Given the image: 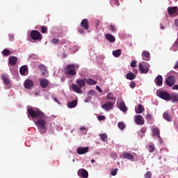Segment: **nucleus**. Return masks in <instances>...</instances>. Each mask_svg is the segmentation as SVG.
I'll return each instance as SVG.
<instances>
[{
	"label": "nucleus",
	"instance_id": "6",
	"mask_svg": "<svg viewBox=\"0 0 178 178\" xmlns=\"http://www.w3.org/2000/svg\"><path fill=\"white\" fill-rule=\"evenodd\" d=\"M148 70H149V68L145 63L143 62L139 64V72H140L142 74H147Z\"/></svg>",
	"mask_w": 178,
	"mask_h": 178
},
{
	"label": "nucleus",
	"instance_id": "8",
	"mask_svg": "<svg viewBox=\"0 0 178 178\" xmlns=\"http://www.w3.org/2000/svg\"><path fill=\"white\" fill-rule=\"evenodd\" d=\"M168 12L170 16H177L178 8L177 7H171L168 8Z\"/></svg>",
	"mask_w": 178,
	"mask_h": 178
},
{
	"label": "nucleus",
	"instance_id": "23",
	"mask_svg": "<svg viewBox=\"0 0 178 178\" xmlns=\"http://www.w3.org/2000/svg\"><path fill=\"white\" fill-rule=\"evenodd\" d=\"M27 70H29V68L26 65H23L19 69V72L22 76H26V73H27Z\"/></svg>",
	"mask_w": 178,
	"mask_h": 178
},
{
	"label": "nucleus",
	"instance_id": "28",
	"mask_svg": "<svg viewBox=\"0 0 178 178\" xmlns=\"http://www.w3.org/2000/svg\"><path fill=\"white\" fill-rule=\"evenodd\" d=\"M120 109L122 111V112H127V106H126L124 102L120 103Z\"/></svg>",
	"mask_w": 178,
	"mask_h": 178
},
{
	"label": "nucleus",
	"instance_id": "34",
	"mask_svg": "<svg viewBox=\"0 0 178 178\" xmlns=\"http://www.w3.org/2000/svg\"><path fill=\"white\" fill-rule=\"evenodd\" d=\"M106 98L107 99H113L114 101V104L116 102V98L113 96V94L111 92L108 93Z\"/></svg>",
	"mask_w": 178,
	"mask_h": 178
},
{
	"label": "nucleus",
	"instance_id": "39",
	"mask_svg": "<svg viewBox=\"0 0 178 178\" xmlns=\"http://www.w3.org/2000/svg\"><path fill=\"white\" fill-rule=\"evenodd\" d=\"M145 178H151L152 177V173H151V172L147 171L145 174Z\"/></svg>",
	"mask_w": 178,
	"mask_h": 178
},
{
	"label": "nucleus",
	"instance_id": "60",
	"mask_svg": "<svg viewBox=\"0 0 178 178\" xmlns=\"http://www.w3.org/2000/svg\"><path fill=\"white\" fill-rule=\"evenodd\" d=\"M161 30H165V26H163L161 25Z\"/></svg>",
	"mask_w": 178,
	"mask_h": 178
},
{
	"label": "nucleus",
	"instance_id": "15",
	"mask_svg": "<svg viewBox=\"0 0 178 178\" xmlns=\"http://www.w3.org/2000/svg\"><path fill=\"white\" fill-rule=\"evenodd\" d=\"M144 118H143V115H136L135 122L136 124H144Z\"/></svg>",
	"mask_w": 178,
	"mask_h": 178
},
{
	"label": "nucleus",
	"instance_id": "17",
	"mask_svg": "<svg viewBox=\"0 0 178 178\" xmlns=\"http://www.w3.org/2000/svg\"><path fill=\"white\" fill-rule=\"evenodd\" d=\"M154 82L156 84V86H159V87H161V86H162L163 83V78H162V76L159 75L154 79Z\"/></svg>",
	"mask_w": 178,
	"mask_h": 178
},
{
	"label": "nucleus",
	"instance_id": "54",
	"mask_svg": "<svg viewBox=\"0 0 178 178\" xmlns=\"http://www.w3.org/2000/svg\"><path fill=\"white\" fill-rule=\"evenodd\" d=\"M96 24V29H98V26H99V20H97L95 22Z\"/></svg>",
	"mask_w": 178,
	"mask_h": 178
},
{
	"label": "nucleus",
	"instance_id": "51",
	"mask_svg": "<svg viewBox=\"0 0 178 178\" xmlns=\"http://www.w3.org/2000/svg\"><path fill=\"white\" fill-rule=\"evenodd\" d=\"M140 131L143 134H145V132L147 131V129L145 127H143L141 129H140Z\"/></svg>",
	"mask_w": 178,
	"mask_h": 178
},
{
	"label": "nucleus",
	"instance_id": "57",
	"mask_svg": "<svg viewBox=\"0 0 178 178\" xmlns=\"http://www.w3.org/2000/svg\"><path fill=\"white\" fill-rule=\"evenodd\" d=\"M172 90H178V85H175L172 87Z\"/></svg>",
	"mask_w": 178,
	"mask_h": 178
},
{
	"label": "nucleus",
	"instance_id": "49",
	"mask_svg": "<svg viewBox=\"0 0 178 178\" xmlns=\"http://www.w3.org/2000/svg\"><path fill=\"white\" fill-rule=\"evenodd\" d=\"M154 137H157L159 139L160 144H162V143H163V140H162V138H161V136L159 134H155Z\"/></svg>",
	"mask_w": 178,
	"mask_h": 178
},
{
	"label": "nucleus",
	"instance_id": "61",
	"mask_svg": "<svg viewBox=\"0 0 178 178\" xmlns=\"http://www.w3.org/2000/svg\"><path fill=\"white\" fill-rule=\"evenodd\" d=\"M92 163H95V160H94L93 159L91 160Z\"/></svg>",
	"mask_w": 178,
	"mask_h": 178
},
{
	"label": "nucleus",
	"instance_id": "32",
	"mask_svg": "<svg viewBox=\"0 0 178 178\" xmlns=\"http://www.w3.org/2000/svg\"><path fill=\"white\" fill-rule=\"evenodd\" d=\"M170 99L172 101L173 104H175V102H178V95L177 94L172 95L170 96Z\"/></svg>",
	"mask_w": 178,
	"mask_h": 178
},
{
	"label": "nucleus",
	"instance_id": "31",
	"mask_svg": "<svg viewBox=\"0 0 178 178\" xmlns=\"http://www.w3.org/2000/svg\"><path fill=\"white\" fill-rule=\"evenodd\" d=\"M76 106H77V101L76 100H74V101L70 102L67 104L68 108H74Z\"/></svg>",
	"mask_w": 178,
	"mask_h": 178
},
{
	"label": "nucleus",
	"instance_id": "12",
	"mask_svg": "<svg viewBox=\"0 0 178 178\" xmlns=\"http://www.w3.org/2000/svg\"><path fill=\"white\" fill-rule=\"evenodd\" d=\"M113 105H115V103L110 102H107L103 105H102V108L104 109V111H111L113 108Z\"/></svg>",
	"mask_w": 178,
	"mask_h": 178
},
{
	"label": "nucleus",
	"instance_id": "56",
	"mask_svg": "<svg viewBox=\"0 0 178 178\" xmlns=\"http://www.w3.org/2000/svg\"><path fill=\"white\" fill-rule=\"evenodd\" d=\"M97 90L99 91V92H102V89L99 86H97Z\"/></svg>",
	"mask_w": 178,
	"mask_h": 178
},
{
	"label": "nucleus",
	"instance_id": "52",
	"mask_svg": "<svg viewBox=\"0 0 178 178\" xmlns=\"http://www.w3.org/2000/svg\"><path fill=\"white\" fill-rule=\"evenodd\" d=\"M60 43L61 44V45L66 44V40L63 39L62 40H60Z\"/></svg>",
	"mask_w": 178,
	"mask_h": 178
},
{
	"label": "nucleus",
	"instance_id": "47",
	"mask_svg": "<svg viewBox=\"0 0 178 178\" xmlns=\"http://www.w3.org/2000/svg\"><path fill=\"white\" fill-rule=\"evenodd\" d=\"M52 44H58L59 42V39L58 38H53L51 40Z\"/></svg>",
	"mask_w": 178,
	"mask_h": 178
},
{
	"label": "nucleus",
	"instance_id": "63",
	"mask_svg": "<svg viewBox=\"0 0 178 178\" xmlns=\"http://www.w3.org/2000/svg\"><path fill=\"white\" fill-rule=\"evenodd\" d=\"M73 162H74V159L73 160Z\"/></svg>",
	"mask_w": 178,
	"mask_h": 178
},
{
	"label": "nucleus",
	"instance_id": "7",
	"mask_svg": "<svg viewBox=\"0 0 178 178\" xmlns=\"http://www.w3.org/2000/svg\"><path fill=\"white\" fill-rule=\"evenodd\" d=\"M77 175L79 177L88 178V171L84 168H81L78 170Z\"/></svg>",
	"mask_w": 178,
	"mask_h": 178
},
{
	"label": "nucleus",
	"instance_id": "58",
	"mask_svg": "<svg viewBox=\"0 0 178 178\" xmlns=\"http://www.w3.org/2000/svg\"><path fill=\"white\" fill-rule=\"evenodd\" d=\"M174 69H178V60H177L176 65H175Z\"/></svg>",
	"mask_w": 178,
	"mask_h": 178
},
{
	"label": "nucleus",
	"instance_id": "26",
	"mask_svg": "<svg viewBox=\"0 0 178 178\" xmlns=\"http://www.w3.org/2000/svg\"><path fill=\"white\" fill-rule=\"evenodd\" d=\"M86 83L88 86H95V84H97V81H95L92 79H86Z\"/></svg>",
	"mask_w": 178,
	"mask_h": 178
},
{
	"label": "nucleus",
	"instance_id": "46",
	"mask_svg": "<svg viewBox=\"0 0 178 178\" xmlns=\"http://www.w3.org/2000/svg\"><path fill=\"white\" fill-rule=\"evenodd\" d=\"M136 82H134V81H131L129 84V87L131 88H136Z\"/></svg>",
	"mask_w": 178,
	"mask_h": 178
},
{
	"label": "nucleus",
	"instance_id": "19",
	"mask_svg": "<svg viewBox=\"0 0 178 178\" xmlns=\"http://www.w3.org/2000/svg\"><path fill=\"white\" fill-rule=\"evenodd\" d=\"M49 85V81L48 79H42L40 80V87L42 88H47Z\"/></svg>",
	"mask_w": 178,
	"mask_h": 178
},
{
	"label": "nucleus",
	"instance_id": "14",
	"mask_svg": "<svg viewBox=\"0 0 178 178\" xmlns=\"http://www.w3.org/2000/svg\"><path fill=\"white\" fill-rule=\"evenodd\" d=\"M122 158L128 161H132V159H134V155L131 153L124 152H122Z\"/></svg>",
	"mask_w": 178,
	"mask_h": 178
},
{
	"label": "nucleus",
	"instance_id": "20",
	"mask_svg": "<svg viewBox=\"0 0 178 178\" xmlns=\"http://www.w3.org/2000/svg\"><path fill=\"white\" fill-rule=\"evenodd\" d=\"M39 69L42 72V74L45 77L46 76H48V71L47 70V66L44 65H39Z\"/></svg>",
	"mask_w": 178,
	"mask_h": 178
},
{
	"label": "nucleus",
	"instance_id": "10",
	"mask_svg": "<svg viewBox=\"0 0 178 178\" xmlns=\"http://www.w3.org/2000/svg\"><path fill=\"white\" fill-rule=\"evenodd\" d=\"M167 86H168L169 87H172V86H173L175 84V83H176V78L175 77V76H169L165 81Z\"/></svg>",
	"mask_w": 178,
	"mask_h": 178
},
{
	"label": "nucleus",
	"instance_id": "3",
	"mask_svg": "<svg viewBox=\"0 0 178 178\" xmlns=\"http://www.w3.org/2000/svg\"><path fill=\"white\" fill-rule=\"evenodd\" d=\"M31 38L33 40V41H41L42 38V35L41 33L37 30H33L31 31Z\"/></svg>",
	"mask_w": 178,
	"mask_h": 178
},
{
	"label": "nucleus",
	"instance_id": "13",
	"mask_svg": "<svg viewBox=\"0 0 178 178\" xmlns=\"http://www.w3.org/2000/svg\"><path fill=\"white\" fill-rule=\"evenodd\" d=\"M24 86L26 90H31L34 86V82L30 79H27L24 81Z\"/></svg>",
	"mask_w": 178,
	"mask_h": 178
},
{
	"label": "nucleus",
	"instance_id": "4",
	"mask_svg": "<svg viewBox=\"0 0 178 178\" xmlns=\"http://www.w3.org/2000/svg\"><path fill=\"white\" fill-rule=\"evenodd\" d=\"M67 67V74H68L70 76H76V65L74 64H69L66 66Z\"/></svg>",
	"mask_w": 178,
	"mask_h": 178
},
{
	"label": "nucleus",
	"instance_id": "40",
	"mask_svg": "<svg viewBox=\"0 0 178 178\" xmlns=\"http://www.w3.org/2000/svg\"><path fill=\"white\" fill-rule=\"evenodd\" d=\"M108 29L113 31V33H116V28H115V26H113V25H110L108 26Z\"/></svg>",
	"mask_w": 178,
	"mask_h": 178
},
{
	"label": "nucleus",
	"instance_id": "9",
	"mask_svg": "<svg viewBox=\"0 0 178 178\" xmlns=\"http://www.w3.org/2000/svg\"><path fill=\"white\" fill-rule=\"evenodd\" d=\"M1 79L3 81L5 86L10 88V79H9V75L5 74L1 75Z\"/></svg>",
	"mask_w": 178,
	"mask_h": 178
},
{
	"label": "nucleus",
	"instance_id": "16",
	"mask_svg": "<svg viewBox=\"0 0 178 178\" xmlns=\"http://www.w3.org/2000/svg\"><path fill=\"white\" fill-rule=\"evenodd\" d=\"M81 27L84 29V30H88V29H90V26H88V19H83L81 21Z\"/></svg>",
	"mask_w": 178,
	"mask_h": 178
},
{
	"label": "nucleus",
	"instance_id": "38",
	"mask_svg": "<svg viewBox=\"0 0 178 178\" xmlns=\"http://www.w3.org/2000/svg\"><path fill=\"white\" fill-rule=\"evenodd\" d=\"M110 3L111 5H113L114 3V5H116L117 6H119V5L120 4L119 3V0H111Z\"/></svg>",
	"mask_w": 178,
	"mask_h": 178
},
{
	"label": "nucleus",
	"instance_id": "44",
	"mask_svg": "<svg viewBox=\"0 0 178 178\" xmlns=\"http://www.w3.org/2000/svg\"><path fill=\"white\" fill-rule=\"evenodd\" d=\"M146 120L151 122V120H152V115H151V114H147Z\"/></svg>",
	"mask_w": 178,
	"mask_h": 178
},
{
	"label": "nucleus",
	"instance_id": "30",
	"mask_svg": "<svg viewBox=\"0 0 178 178\" xmlns=\"http://www.w3.org/2000/svg\"><path fill=\"white\" fill-rule=\"evenodd\" d=\"M136 113H143L144 112V106L142 104L138 105V108L136 110Z\"/></svg>",
	"mask_w": 178,
	"mask_h": 178
},
{
	"label": "nucleus",
	"instance_id": "18",
	"mask_svg": "<svg viewBox=\"0 0 178 178\" xmlns=\"http://www.w3.org/2000/svg\"><path fill=\"white\" fill-rule=\"evenodd\" d=\"M151 54L148 51H143L142 53V58L143 60H149L151 59Z\"/></svg>",
	"mask_w": 178,
	"mask_h": 178
},
{
	"label": "nucleus",
	"instance_id": "62",
	"mask_svg": "<svg viewBox=\"0 0 178 178\" xmlns=\"http://www.w3.org/2000/svg\"><path fill=\"white\" fill-rule=\"evenodd\" d=\"M85 102H88V100H86Z\"/></svg>",
	"mask_w": 178,
	"mask_h": 178
},
{
	"label": "nucleus",
	"instance_id": "41",
	"mask_svg": "<svg viewBox=\"0 0 178 178\" xmlns=\"http://www.w3.org/2000/svg\"><path fill=\"white\" fill-rule=\"evenodd\" d=\"M111 176H116L118 175V168L113 170L111 172Z\"/></svg>",
	"mask_w": 178,
	"mask_h": 178
},
{
	"label": "nucleus",
	"instance_id": "36",
	"mask_svg": "<svg viewBox=\"0 0 178 178\" xmlns=\"http://www.w3.org/2000/svg\"><path fill=\"white\" fill-rule=\"evenodd\" d=\"M89 97H97V91L91 90L88 92Z\"/></svg>",
	"mask_w": 178,
	"mask_h": 178
},
{
	"label": "nucleus",
	"instance_id": "27",
	"mask_svg": "<svg viewBox=\"0 0 178 178\" xmlns=\"http://www.w3.org/2000/svg\"><path fill=\"white\" fill-rule=\"evenodd\" d=\"M113 55L115 58H119V56H120V55H122V50L117 49V50L113 51Z\"/></svg>",
	"mask_w": 178,
	"mask_h": 178
},
{
	"label": "nucleus",
	"instance_id": "29",
	"mask_svg": "<svg viewBox=\"0 0 178 178\" xmlns=\"http://www.w3.org/2000/svg\"><path fill=\"white\" fill-rule=\"evenodd\" d=\"M147 149L149 152H154V151H155V145H154V143H149L147 145Z\"/></svg>",
	"mask_w": 178,
	"mask_h": 178
},
{
	"label": "nucleus",
	"instance_id": "50",
	"mask_svg": "<svg viewBox=\"0 0 178 178\" xmlns=\"http://www.w3.org/2000/svg\"><path fill=\"white\" fill-rule=\"evenodd\" d=\"M98 120H105V116H104V115H99L98 116Z\"/></svg>",
	"mask_w": 178,
	"mask_h": 178
},
{
	"label": "nucleus",
	"instance_id": "55",
	"mask_svg": "<svg viewBox=\"0 0 178 178\" xmlns=\"http://www.w3.org/2000/svg\"><path fill=\"white\" fill-rule=\"evenodd\" d=\"M174 23H175V25L176 26V27L178 28V19H175V20L174 21Z\"/></svg>",
	"mask_w": 178,
	"mask_h": 178
},
{
	"label": "nucleus",
	"instance_id": "22",
	"mask_svg": "<svg viewBox=\"0 0 178 178\" xmlns=\"http://www.w3.org/2000/svg\"><path fill=\"white\" fill-rule=\"evenodd\" d=\"M9 63L11 66H15L17 63V58L15 56L9 57Z\"/></svg>",
	"mask_w": 178,
	"mask_h": 178
},
{
	"label": "nucleus",
	"instance_id": "25",
	"mask_svg": "<svg viewBox=\"0 0 178 178\" xmlns=\"http://www.w3.org/2000/svg\"><path fill=\"white\" fill-rule=\"evenodd\" d=\"M126 79L127 80H134V79H136V74H134L133 72H129L126 75Z\"/></svg>",
	"mask_w": 178,
	"mask_h": 178
},
{
	"label": "nucleus",
	"instance_id": "59",
	"mask_svg": "<svg viewBox=\"0 0 178 178\" xmlns=\"http://www.w3.org/2000/svg\"><path fill=\"white\" fill-rule=\"evenodd\" d=\"M54 102H56L57 104H59V100L56 98H54Z\"/></svg>",
	"mask_w": 178,
	"mask_h": 178
},
{
	"label": "nucleus",
	"instance_id": "48",
	"mask_svg": "<svg viewBox=\"0 0 178 178\" xmlns=\"http://www.w3.org/2000/svg\"><path fill=\"white\" fill-rule=\"evenodd\" d=\"M79 129L81 130V131H82L83 133H87V128L84 127H81L79 128Z\"/></svg>",
	"mask_w": 178,
	"mask_h": 178
},
{
	"label": "nucleus",
	"instance_id": "33",
	"mask_svg": "<svg viewBox=\"0 0 178 178\" xmlns=\"http://www.w3.org/2000/svg\"><path fill=\"white\" fill-rule=\"evenodd\" d=\"M1 54H2L3 56H9V55H10V54H12V53H10V51H9V49H4L3 50V51L1 52Z\"/></svg>",
	"mask_w": 178,
	"mask_h": 178
},
{
	"label": "nucleus",
	"instance_id": "11",
	"mask_svg": "<svg viewBox=\"0 0 178 178\" xmlns=\"http://www.w3.org/2000/svg\"><path fill=\"white\" fill-rule=\"evenodd\" d=\"M89 149L90 148L88 147H79L76 149V152L77 154H79V155H83L84 154H87Z\"/></svg>",
	"mask_w": 178,
	"mask_h": 178
},
{
	"label": "nucleus",
	"instance_id": "1",
	"mask_svg": "<svg viewBox=\"0 0 178 178\" xmlns=\"http://www.w3.org/2000/svg\"><path fill=\"white\" fill-rule=\"evenodd\" d=\"M27 112L32 119H37V122L35 124L37 125L38 129H45V124H47V117L45 114L42 113L40 109L33 108L32 107L28 108Z\"/></svg>",
	"mask_w": 178,
	"mask_h": 178
},
{
	"label": "nucleus",
	"instance_id": "5",
	"mask_svg": "<svg viewBox=\"0 0 178 178\" xmlns=\"http://www.w3.org/2000/svg\"><path fill=\"white\" fill-rule=\"evenodd\" d=\"M156 95L165 101H170V95L166 91H160L156 92Z\"/></svg>",
	"mask_w": 178,
	"mask_h": 178
},
{
	"label": "nucleus",
	"instance_id": "35",
	"mask_svg": "<svg viewBox=\"0 0 178 178\" xmlns=\"http://www.w3.org/2000/svg\"><path fill=\"white\" fill-rule=\"evenodd\" d=\"M152 133L153 134H160L161 131L159 128L155 127H152Z\"/></svg>",
	"mask_w": 178,
	"mask_h": 178
},
{
	"label": "nucleus",
	"instance_id": "42",
	"mask_svg": "<svg viewBox=\"0 0 178 178\" xmlns=\"http://www.w3.org/2000/svg\"><path fill=\"white\" fill-rule=\"evenodd\" d=\"M48 31V29H47V27L45 26H42L41 27V33H42L43 34H45V33H47V31Z\"/></svg>",
	"mask_w": 178,
	"mask_h": 178
},
{
	"label": "nucleus",
	"instance_id": "45",
	"mask_svg": "<svg viewBox=\"0 0 178 178\" xmlns=\"http://www.w3.org/2000/svg\"><path fill=\"white\" fill-rule=\"evenodd\" d=\"M137 66V61L132 60L131 63V67H136Z\"/></svg>",
	"mask_w": 178,
	"mask_h": 178
},
{
	"label": "nucleus",
	"instance_id": "53",
	"mask_svg": "<svg viewBox=\"0 0 178 178\" xmlns=\"http://www.w3.org/2000/svg\"><path fill=\"white\" fill-rule=\"evenodd\" d=\"M79 33H80L81 34H84V33H86V32L84 31V29H81L79 30Z\"/></svg>",
	"mask_w": 178,
	"mask_h": 178
},
{
	"label": "nucleus",
	"instance_id": "43",
	"mask_svg": "<svg viewBox=\"0 0 178 178\" xmlns=\"http://www.w3.org/2000/svg\"><path fill=\"white\" fill-rule=\"evenodd\" d=\"M118 127L121 130H123L124 129V124L123 122H119L118 123Z\"/></svg>",
	"mask_w": 178,
	"mask_h": 178
},
{
	"label": "nucleus",
	"instance_id": "37",
	"mask_svg": "<svg viewBox=\"0 0 178 178\" xmlns=\"http://www.w3.org/2000/svg\"><path fill=\"white\" fill-rule=\"evenodd\" d=\"M100 138L102 141H108V136L106 134H100Z\"/></svg>",
	"mask_w": 178,
	"mask_h": 178
},
{
	"label": "nucleus",
	"instance_id": "21",
	"mask_svg": "<svg viewBox=\"0 0 178 178\" xmlns=\"http://www.w3.org/2000/svg\"><path fill=\"white\" fill-rule=\"evenodd\" d=\"M105 38H106V40L109 41V42H115V41H116V39L115 38V36H113L111 33H106L105 35Z\"/></svg>",
	"mask_w": 178,
	"mask_h": 178
},
{
	"label": "nucleus",
	"instance_id": "2",
	"mask_svg": "<svg viewBox=\"0 0 178 178\" xmlns=\"http://www.w3.org/2000/svg\"><path fill=\"white\" fill-rule=\"evenodd\" d=\"M76 83H73L72 85V88L74 92H76V94H83V90L81 88L86 86V79H79L76 80Z\"/></svg>",
	"mask_w": 178,
	"mask_h": 178
},
{
	"label": "nucleus",
	"instance_id": "24",
	"mask_svg": "<svg viewBox=\"0 0 178 178\" xmlns=\"http://www.w3.org/2000/svg\"><path fill=\"white\" fill-rule=\"evenodd\" d=\"M163 117L167 122H172V116H170V113L168 111H165L163 114Z\"/></svg>",
	"mask_w": 178,
	"mask_h": 178
}]
</instances>
